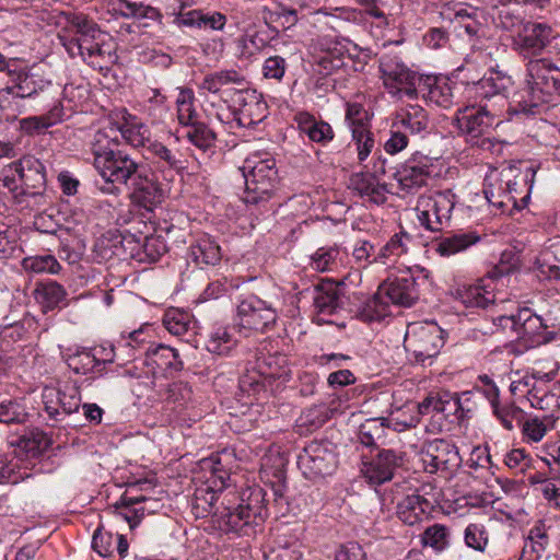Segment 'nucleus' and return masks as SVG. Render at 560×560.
<instances>
[{
  "label": "nucleus",
  "instance_id": "nucleus-62",
  "mask_svg": "<svg viewBox=\"0 0 560 560\" xmlns=\"http://www.w3.org/2000/svg\"><path fill=\"white\" fill-rule=\"evenodd\" d=\"M346 106V120L349 122L351 131L369 128L370 114L362 104L348 102Z\"/></svg>",
  "mask_w": 560,
  "mask_h": 560
},
{
  "label": "nucleus",
  "instance_id": "nucleus-34",
  "mask_svg": "<svg viewBox=\"0 0 560 560\" xmlns=\"http://www.w3.org/2000/svg\"><path fill=\"white\" fill-rule=\"evenodd\" d=\"M349 187L361 197L366 198L376 205L385 202V187L377 183L374 175L370 173H357L350 177Z\"/></svg>",
  "mask_w": 560,
  "mask_h": 560
},
{
  "label": "nucleus",
  "instance_id": "nucleus-37",
  "mask_svg": "<svg viewBox=\"0 0 560 560\" xmlns=\"http://www.w3.org/2000/svg\"><path fill=\"white\" fill-rule=\"evenodd\" d=\"M244 81V77L235 70H220L207 74L200 83V89L213 94L222 91L230 97L234 90L225 88L230 84L241 85Z\"/></svg>",
  "mask_w": 560,
  "mask_h": 560
},
{
  "label": "nucleus",
  "instance_id": "nucleus-42",
  "mask_svg": "<svg viewBox=\"0 0 560 560\" xmlns=\"http://www.w3.org/2000/svg\"><path fill=\"white\" fill-rule=\"evenodd\" d=\"M114 10L126 19H148L161 23L162 14L159 9L145 5L142 2L117 0L114 2Z\"/></svg>",
  "mask_w": 560,
  "mask_h": 560
},
{
  "label": "nucleus",
  "instance_id": "nucleus-47",
  "mask_svg": "<svg viewBox=\"0 0 560 560\" xmlns=\"http://www.w3.org/2000/svg\"><path fill=\"white\" fill-rule=\"evenodd\" d=\"M68 366L77 374L92 376L102 375L98 365L90 349L78 350L75 353L68 355L66 360Z\"/></svg>",
  "mask_w": 560,
  "mask_h": 560
},
{
  "label": "nucleus",
  "instance_id": "nucleus-60",
  "mask_svg": "<svg viewBox=\"0 0 560 560\" xmlns=\"http://www.w3.org/2000/svg\"><path fill=\"white\" fill-rule=\"evenodd\" d=\"M464 540L467 547L483 552L489 541L488 532L482 524L471 523L464 530Z\"/></svg>",
  "mask_w": 560,
  "mask_h": 560
},
{
  "label": "nucleus",
  "instance_id": "nucleus-40",
  "mask_svg": "<svg viewBox=\"0 0 560 560\" xmlns=\"http://www.w3.org/2000/svg\"><path fill=\"white\" fill-rule=\"evenodd\" d=\"M479 235L474 232L457 233L441 238L435 245V252L442 257H450L478 243Z\"/></svg>",
  "mask_w": 560,
  "mask_h": 560
},
{
  "label": "nucleus",
  "instance_id": "nucleus-43",
  "mask_svg": "<svg viewBox=\"0 0 560 560\" xmlns=\"http://www.w3.org/2000/svg\"><path fill=\"white\" fill-rule=\"evenodd\" d=\"M78 389L79 387H65L63 390L60 387H44L43 399L56 397L60 409L65 413L71 415L80 407Z\"/></svg>",
  "mask_w": 560,
  "mask_h": 560
},
{
  "label": "nucleus",
  "instance_id": "nucleus-21",
  "mask_svg": "<svg viewBox=\"0 0 560 560\" xmlns=\"http://www.w3.org/2000/svg\"><path fill=\"white\" fill-rule=\"evenodd\" d=\"M518 328L516 338L526 342L527 348H535L548 343L555 338V332L547 331V325L542 318L530 308L524 307L517 311Z\"/></svg>",
  "mask_w": 560,
  "mask_h": 560
},
{
  "label": "nucleus",
  "instance_id": "nucleus-31",
  "mask_svg": "<svg viewBox=\"0 0 560 560\" xmlns=\"http://www.w3.org/2000/svg\"><path fill=\"white\" fill-rule=\"evenodd\" d=\"M51 444L48 435L39 429H32L21 435L15 442H11L14 446V453L28 457H37L42 455Z\"/></svg>",
  "mask_w": 560,
  "mask_h": 560
},
{
  "label": "nucleus",
  "instance_id": "nucleus-2",
  "mask_svg": "<svg viewBox=\"0 0 560 560\" xmlns=\"http://www.w3.org/2000/svg\"><path fill=\"white\" fill-rule=\"evenodd\" d=\"M113 127L98 130L93 138L91 151L93 165L105 179L103 192L117 195L119 188L115 183L127 185L129 180L143 167L127 152L119 149L117 136H113Z\"/></svg>",
  "mask_w": 560,
  "mask_h": 560
},
{
  "label": "nucleus",
  "instance_id": "nucleus-28",
  "mask_svg": "<svg viewBox=\"0 0 560 560\" xmlns=\"http://www.w3.org/2000/svg\"><path fill=\"white\" fill-rule=\"evenodd\" d=\"M388 435L389 431L385 418H370L360 424L357 440L362 446L375 452L387 443Z\"/></svg>",
  "mask_w": 560,
  "mask_h": 560
},
{
  "label": "nucleus",
  "instance_id": "nucleus-25",
  "mask_svg": "<svg viewBox=\"0 0 560 560\" xmlns=\"http://www.w3.org/2000/svg\"><path fill=\"white\" fill-rule=\"evenodd\" d=\"M419 94L427 102L442 108H448L453 104V89L445 78L421 75V83L417 85V96Z\"/></svg>",
  "mask_w": 560,
  "mask_h": 560
},
{
  "label": "nucleus",
  "instance_id": "nucleus-44",
  "mask_svg": "<svg viewBox=\"0 0 560 560\" xmlns=\"http://www.w3.org/2000/svg\"><path fill=\"white\" fill-rule=\"evenodd\" d=\"M36 299L43 305L45 312L54 310L66 300V289L56 281H47L39 284L36 290Z\"/></svg>",
  "mask_w": 560,
  "mask_h": 560
},
{
  "label": "nucleus",
  "instance_id": "nucleus-15",
  "mask_svg": "<svg viewBox=\"0 0 560 560\" xmlns=\"http://www.w3.org/2000/svg\"><path fill=\"white\" fill-rule=\"evenodd\" d=\"M127 185L131 203L145 211H152L164 199V190L158 178L144 167Z\"/></svg>",
  "mask_w": 560,
  "mask_h": 560
},
{
  "label": "nucleus",
  "instance_id": "nucleus-48",
  "mask_svg": "<svg viewBox=\"0 0 560 560\" xmlns=\"http://www.w3.org/2000/svg\"><path fill=\"white\" fill-rule=\"evenodd\" d=\"M549 542L548 535L541 525L534 526L526 538L522 556L528 557V560H538L546 550Z\"/></svg>",
  "mask_w": 560,
  "mask_h": 560
},
{
  "label": "nucleus",
  "instance_id": "nucleus-8",
  "mask_svg": "<svg viewBox=\"0 0 560 560\" xmlns=\"http://www.w3.org/2000/svg\"><path fill=\"white\" fill-rule=\"evenodd\" d=\"M455 203V194L451 189L420 196L416 206L420 225L431 232L448 228Z\"/></svg>",
  "mask_w": 560,
  "mask_h": 560
},
{
  "label": "nucleus",
  "instance_id": "nucleus-38",
  "mask_svg": "<svg viewBox=\"0 0 560 560\" xmlns=\"http://www.w3.org/2000/svg\"><path fill=\"white\" fill-rule=\"evenodd\" d=\"M501 172H511L512 183H510L509 190H511L513 199L518 201L523 209L529 199V192L536 174L535 168L528 166L524 174L515 167L503 168Z\"/></svg>",
  "mask_w": 560,
  "mask_h": 560
},
{
  "label": "nucleus",
  "instance_id": "nucleus-17",
  "mask_svg": "<svg viewBox=\"0 0 560 560\" xmlns=\"http://www.w3.org/2000/svg\"><path fill=\"white\" fill-rule=\"evenodd\" d=\"M552 37V28L547 23L527 21L513 36L512 47L522 57L534 59L547 47Z\"/></svg>",
  "mask_w": 560,
  "mask_h": 560
},
{
  "label": "nucleus",
  "instance_id": "nucleus-5",
  "mask_svg": "<svg viewBox=\"0 0 560 560\" xmlns=\"http://www.w3.org/2000/svg\"><path fill=\"white\" fill-rule=\"evenodd\" d=\"M242 171L245 178L244 202L258 205L269 200L278 180L276 160L268 153L256 152L244 161Z\"/></svg>",
  "mask_w": 560,
  "mask_h": 560
},
{
  "label": "nucleus",
  "instance_id": "nucleus-61",
  "mask_svg": "<svg viewBox=\"0 0 560 560\" xmlns=\"http://www.w3.org/2000/svg\"><path fill=\"white\" fill-rule=\"evenodd\" d=\"M527 21H524L521 14L516 13L509 7H502L497 16L494 23L498 27L514 33L516 35Z\"/></svg>",
  "mask_w": 560,
  "mask_h": 560
},
{
  "label": "nucleus",
  "instance_id": "nucleus-53",
  "mask_svg": "<svg viewBox=\"0 0 560 560\" xmlns=\"http://www.w3.org/2000/svg\"><path fill=\"white\" fill-rule=\"evenodd\" d=\"M194 101L195 95L192 90L184 88L178 89V95L176 98L177 118L179 124L186 127L197 122V113L194 106Z\"/></svg>",
  "mask_w": 560,
  "mask_h": 560
},
{
  "label": "nucleus",
  "instance_id": "nucleus-9",
  "mask_svg": "<svg viewBox=\"0 0 560 560\" xmlns=\"http://www.w3.org/2000/svg\"><path fill=\"white\" fill-rule=\"evenodd\" d=\"M497 114L492 113L485 105H467L458 108L455 122L460 131L468 138L471 144L483 150H490L492 141L485 136L495 124ZM500 120L497 121L499 124Z\"/></svg>",
  "mask_w": 560,
  "mask_h": 560
},
{
  "label": "nucleus",
  "instance_id": "nucleus-51",
  "mask_svg": "<svg viewBox=\"0 0 560 560\" xmlns=\"http://www.w3.org/2000/svg\"><path fill=\"white\" fill-rule=\"evenodd\" d=\"M185 137L190 143L202 151L213 147L217 139L214 131L200 121L187 126Z\"/></svg>",
  "mask_w": 560,
  "mask_h": 560
},
{
  "label": "nucleus",
  "instance_id": "nucleus-4",
  "mask_svg": "<svg viewBox=\"0 0 560 560\" xmlns=\"http://www.w3.org/2000/svg\"><path fill=\"white\" fill-rule=\"evenodd\" d=\"M419 283L412 273H406L382 283L358 316L364 322L381 320L389 312V304L412 306L419 299Z\"/></svg>",
  "mask_w": 560,
  "mask_h": 560
},
{
  "label": "nucleus",
  "instance_id": "nucleus-12",
  "mask_svg": "<svg viewBox=\"0 0 560 560\" xmlns=\"http://www.w3.org/2000/svg\"><path fill=\"white\" fill-rule=\"evenodd\" d=\"M337 464L336 447L328 441H312L298 456V466L307 479L331 475Z\"/></svg>",
  "mask_w": 560,
  "mask_h": 560
},
{
  "label": "nucleus",
  "instance_id": "nucleus-19",
  "mask_svg": "<svg viewBox=\"0 0 560 560\" xmlns=\"http://www.w3.org/2000/svg\"><path fill=\"white\" fill-rule=\"evenodd\" d=\"M16 173L27 196H39L46 188V170L44 164L33 155H24L8 165L7 172Z\"/></svg>",
  "mask_w": 560,
  "mask_h": 560
},
{
  "label": "nucleus",
  "instance_id": "nucleus-59",
  "mask_svg": "<svg viewBox=\"0 0 560 560\" xmlns=\"http://www.w3.org/2000/svg\"><path fill=\"white\" fill-rule=\"evenodd\" d=\"M537 268L548 279L558 280V254H556V242L540 252L536 259Z\"/></svg>",
  "mask_w": 560,
  "mask_h": 560
},
{
  "label": "nucleus",
  "instance_id": "nucleus-20",
  "mask_svg": "<svg viewBox=\"0 0 560 560\" xmlns=\"http://www.w3.org/2000/svg\"><path fill=\"white\" fill-rule=\"evenodd\" d=\"M418 411L421 415H428L431 411L442 412L445 418L455 417L460 420L465 417L466 412H470V406L465 402L457 394H452L448 390H441L438 393H430L421 402L418 404Z\"/></svg>",
  "mask_w": 560,
  "mask_h": 560
},
{
  "label": "nucleus",
  "instance_id": "nucleus-41",
  "mask_svg": "<svg viewBox=\"0 0 560 560\" xmlns=\"http://www.w3.org/2000/svg\"><path fill=\"white\" fill-rule=\"evenodd\" d=\"M232 328L228 326L214 327L208 337L206 348L210 353L225 357L236 347L237 339L232 334Z\"/></svg>",
  "mask_w": 560,
  "mask_h": 560
},
{
  "label": "nucleus",
  "instance_id": "nucleus-16",
  "mask_svg": "<svg viewBox=\"0 0 560 560\" xmlns=\"http://www.w3.org/2000/svg\"><path fill=\"white\" fill-rule=\"evenodd\" d=\"M425 470L434 474L439 470L453 472L460 467L462 457L456 445L444 439L427 443L421 451Z\"/></svg>",
  "mask_w": 560,
  "mask_h": 560
},
{
  "label": "nucleus",
  "instance_id": "nucleus-54",
  "mask_svg": "<svg viewBox=\"0 0 560 560\" xmlns=\"http://www.w3.org/2000/svg\"><path fill=\"white\" fill-rule=\"evenodd\" d=\"M51 84L50 80L46 79L44 73L37 69H30L24 78L23 84L20 86V92H16V97L27 98L43 92Z\"/></svg>",
  "mask_w": 560,
  "mask_h": 560
},
{
  "label": "nucleus",
  "instance_id": "nucleus-55",
  "mask_svg": "<svg viewBox=\"0 0 560 560\" xmlns=\"http://www.w3.org/2000/svg\"><path fill=\"white\" fill-rule=\"evenodd\" d=\"M148 151L151 153L156 163H162L164 167L179 171L184 168L180 154L172 151L162 142L152 141L148 144Z\"/></svg>",
  "mask_w": 560,
  "mask_h": 560
},
{
  "label": "nucleus",
  "instance_id": "nucleus-29",
  "mask_svg": "<svg viewBox=\"0 0 560 560\" xmlns=\"http://www.w3.org/2000/svg\"><path fill=\"white\" fill-rule=\"evenodd\" d=\"M347 39L329 43L315 59L318 73L330 75L346 66Z\"/></svg>",
  "mask_w": 560,
  "mask_h": 560
},
{
  "label": "nucleus",
  "instance_id": "nucleus-26",
  "mask_svg": "<svg viewBox=\"0 0 560 560\" xmlns=\"http://www.w3.org/2000/svg\"><path fill=\"white\" fill-rule=\"evenodd\" d=\"M392 122L408 135L423 137L428 132L430 120L421 106L408 105L396 113Z\"/></svg>",
  "mask_w": 560,
  "mask_h": 560
},
{
  "label": "nucleus",
  "instance_id": "nucleus-13",
  "mask_svg": "<svg viewBox=\"0 0 560 560\" xmlns=\"http://www.w3.org/2000/svg\"><path fill=\"white\" fill-rule=\"evenodd\" d=\"M444 342V331L435 323L416 324L407 331L405 338L406 349L420 363L435 358Z\"/></svg>",
  "mask_w": 560,
  "mask_h": 560
},
{
  "label": "nucleus",
  "instance_id": "nucleus-50",
  "mask_svg": "<svg viewBox=\"0 0 560 560\" xmlns=\"http://www.w3.org/2000/svg\"><path fill=\"white\" fill-rule=\"evenodd\" d=\"M340 248L337 245L319 247L311 256V267L319 272L334 270L338 265Z\"/></svg>",
  "mask_w": 560,
  "mask_h": 560
},
{
  "label": "nucleus",
  "instance_id": "nucleus-56",
  "mask_svg": "<svg viewBox=\"0 0 560 560\" xmlns=\"http://www.w3.org/2000/svg\"><path fill=\"white\" fill-rule=\"evenodd\" d=\"M7 171L8 166L3 170V176L0 177V206H4L9 199H18L20 196H27L16 173H14V171Z\"/></svg>",
  "mask_w": 560,
  "mask_h": 560
},
{
  "label": "nucleus",
  "instance_id": "nucleus-1",
  "mask_svg": "<svg viewBox=\"0 0 560 560\" xmlns=\"http://www.w3.org/2000/svg\"><path fill=\"white\" fill-rule=\"evenodd\" d=\"M67 22L59 38L70 57H81L93 68L102 69L113 59L108 35L81 13H63Z\"/></svg>",
  "mask_w": 560,
  "mask_h": 560
},
{
  "label": "nucleus",
  "instance_id": "nucleus-36",
  "mask_svg": "<svg viewBox=\"0 0 560 560\" xmlns=\"http://www.w3.org/2000/svg\"><path fill=\"white\" fill-rule=\"evenodd\" d=\"M147 501L143 495L129 497L122 494L114 505V513L128 523L130 529H133L140 524L144 517L145 508L142 505Z\"/></svg>",
  "mask_w": 560,
  "mask_h": 560
},
{
  "label": "nucleus",
  "instance_id": "nucleus-24",
  "mask_svg": "<svg viewBox=\"0 0 560 560\" xmlns=\"http://www.w3.org/2000/svg\"><path fill=\"white\" fill-rule=\"evenodd\" d=\"M348 278L346 277L339 282L326 281L317 287L314 305L318 313L330 315L343 306L347 299L345 282Z\"/></svg>",
  "mask_w": 560,
  "mask_h": 560
},
{
  "label": "nucleus",
  "instance_id": "nucleus-22",
  "mask_svg": "<svg viewBox=\"0 0 560 560\" xmlns=\"http://www.w3.org/2000/svg\"><path fill=\"white\" fill-rule=\"evenodd\" d=\"M511 84V77L493 70L490 75H467L466 93L469 97L490 98L501 95Z\"/></svg>",
  "mask_w": 560,
  "mask_h": 560
},
{
  "label": "nucleus",
  "instance_id": "nucleus-32",
  "mask_svg": "<svg viewBox=\"0 0 560 560\" xmlns=\"http://www.w3.org/2000/svg\"><path fill=\"white\" fill-rule=\"evenodd\" d=\"M458 299L466 307H487L495 300V294L490 283L481 280L475 284L463 285L456 290Z\"/></svg>",
  "mask_w": 560,
  "mask_h": 560
},
{
  "label": "nucleus",
  "instance_id": "nucleus-46",
  "mask_svg": "<svg viewBox=\"0 0 560 560\" xmlns=\"http://www.w3.org/2000/svg\"><path fill=\"white\" fill-rule=\"evenodd\" d=\"M163 325L175 336H183L195 328L191 315L179 308L167 310L163 316Z\"/></svg>",
  "mask_w": 560,
  "mask_h": 560
},
{
  "label": "nucleus",
  "instance_id": "nucleus-58",
  "mask_svg": "<svg viewBox=\"0 0 560 560\" xmlns=\"http://www.w3.org/2000/svg\"><path fill=\"white\" fill-rule=\"evenodd\" d=\"M166 252V244L160 236H147L137 257L140 261L155 262Z\"/></svg>",
  "mask_w": 560,
  "mask_h": 560
},
{
  "label": "nucleus",
  "instance_id": "nucleus-64",
  "mask_svg": "<svg viewBox=\"0 0 560 560\" xmlns=\"http://www.w3.org/2000/svg\"><path fill=\"white\" fill-rule=\"evenodd\" d=\"M27 413L16 400H8L0 404V423H23Z\"/></svg>",
  "mask_w": 560,
  "mask_h": 560
},
{
  "label": "nucleus",
  "instance_id": "nucleus-33",
  "mask_svg": "<svg viewBox=\"0 0 560 560\" xmlns=\"http://www.w3.org/2000/svg\"><path fill=\"white\" fill-rule=\"evenodd\" d=\"M431 506L429 500L418 493H412L398 502L397 516L405 524L412 526L425 516Z\"/></svg>",
  "mask_w": 560,
  "mask_h": 560
},
{
  "label": "nucleus",
  "instance_id": "nucleus-35",
  "mask_svg": "<svg viewBox=\"0 0 560 560\" xmlns=\"http://www.w3.org/2000/svg\"><path fill=\"white\" fill-rule=\"evenodd\" d=\"M410 243L411 236L408 233H396L381 247L373 261L386 266L394 265L401 256L408 253Z\"/></svg>",
  "mask_w": 560,
  "mask_h": 560
},
{
  "label": "nucleus",
  "instance_id": "nucleus-11",
  "mask_svg": "<svg viewBox=\"0 0 560 560\" xmlns=\"http://www.w3.org/2000/svg\"><path fill=\"white\" fill-rule=\"evenodd\" d=\"M278 312L272 303L250 294L237 304L234 322L240 331L264 332L276 324Z\"/></svg>",
  "mask_w": 560,
  "mask_h": 560
},
{
  "label": "nucleus",
  "instance_id": "nucleus-27",
  "mask_svg": "<svg viewBox=\"0 0 560 560\" xmlns=\"http://www.w3.org/2000/svg\"><path fill=\"white\" fill-rule=\"evenodd\" d=\"M148 364L153 365V374L162 376H172L183 368L176 349L165 345H158L147 352Z\"/></svg>",
  "mask_w": 560,
  "mask_h": 560
},
{
  "label": "nucleus",
  "instance_id": "nucleus-3",
  "mask_svg": "<svg viewBox=\"0 0 560 560\" xmlns=\"http://www.w3.org/2000/svg\"><path fill=\"white\" fill-rule=\"evenodd\" d=\"M552 93L560 94V68L550 59H529L524 88L516 94L514 112L535 115Z\"/></svg>",
  "mask_w": 560,
  "mask_h": 560
},
{
  "label": "nucleus",
  "instance_id": "nucleus-30",
  "mask_svg": "<svg viewBox=\"0 0 560 560\" xmlns=\"http://www.w3.org/2000/svg\"><path fill=\"white\" fill-rule=\"evenodd\" d=\"M294 120L300 132L307 136L312 142L325 145L334 139L331 126L326 121L317 120L306 112L298 113Z\"/></svg>",
  "mask_w": 560,
  "mask_h": 560
},
{
  "label": "nucleus",
  "instance_id": "nucleus-18",
  "mask_svg": "<svg viewBox=\"0 0 560 560\" xmlns=\"http://www.w3.org/2000/svg\"><path fill=\"white\" fill-rule=\"evenodd\" d=\"M511 172H500L487 177L485 184V196L488 202L497 208L501 214H512L514 210H521L518 201L513 199L510 183H512Z\"/></svg>",
  "mask_w": 560,
  "mask_h": 560
},
{
  "label": "nucleus",
  "instance_id": "nucleus-63",
  "mask_svg": "<svg viewBox=\"0 0 560 560\" xmlns=\"http://www.w3.org/2000/svg\"><path fill=\"white\" fill-rule=\"evenodd\" d=\"M168 110L166 97L160 90L151 89L147 97V112L154 121L163 120Z\"/></svg>",
  "mask_w": 560,
  "mask_h": 560
},
{
  "label": "nucleus",
  "instance_id": "nucleus-23",
  "mask_svg": "<svg viewBox=\"0 0 560 560\" xmlns=\"http://www.w3.org/2000/svg\"><path fill=\"white\" fill-rule=\"evenodd\" d=\"M432 160L424 155H412L397 173L404 189L413 190L425 186L432 175Z\"/></svg>",
  "mask_w": 560,
  "mask_h": 560
},
{
  "label": "nucleus",
  "instance_id": "nucleus-10",
  "mask_svg": "<svg viewBox=\"0 0 560 560\" xmlns=\"http://www.w3.org/2000/svg\"><path fill=\"white\" fill-rule=\"evenodd\" d=\"M406 453L393 448H381L361 455L360 472L371 486L390 481L396 471L405 465Z\"/></svg>",
  "mask_w": 560,
  "mask_h": 560
},
{
  "label": "nucleus",
  "instance_id": "nucleus-7",
  "mask_svg": "<svg viewBox=\"0 0 560 560\" xmlns=\"http://www.w3.org/2000/svg\"><path fill=\"white\" fill-rule=\"evenodd\" d=\"M381 79L393 96L417 98L421 75L411 70L398 55L383 54L378 59Z\"/></svg>",
  "mask_w": 560,
  "mask_h": 560
},
{
  "label": "nucleus",
  "instance_id": "nucleus-49",
  "mask_svg": "<svg viewBox=\"0 0 560 560\" xmlns=\"http://www.w3.org/2000/svg\"><path fill=\"white\" fill-rule=\"evenodd\" d=\"M488 395L495 416L501 420L505 429L512 430L513 423L510 418H518L522 409L517 407L515 402H505L504 405H501L498 387H490Z\"/></svg>",
  "mask_w": 560,
  "mask_h": 560
},
{
  "label": "nucleus",
  "instance_id": "nucleus-6",
  "mask_svg": "<svg viewBox=\"0 0 560 560\" xmlns=\"http://www.w3.org/2000/svg\"><path fill=\"white\" fill-rule=\"evenodd\" d=\"M243 493L242 502L231 510L224 508L219 518V527L225 532L243 533L247 535V529L256 524V520H264L265 505V491L260 487L248 490L245 498Z\"/></svg>",
  "mask_w": 560,
  "mask_h": 560
},
{
  "label": "nucleus",
  "instance_id": "nucleus-52",
  "mask_svg": "<svg viewBox=\"0 0 560 560\" xmlns=\"http://www.w3.org/2000/svg\"><path fill=\"white\" fill-rule=\"evenodd\" d=\"M421 542L436 552H442L450 546V530L443 524H433L424 529L421 535Z\"/></svg>",
  "mask_w": 560,
  "mask_h": 560
},
{
  "label": "nucleus",
  "instance_id": "nucleus-45",
  "mask_svg": "<svg viewBox=\"0 0 560 560\" xmlns=\"http://www.w3.org/2000/svg\"><path fill=\"white\" fill-rule=\"evenodd\" d=\"M114 130L119 131L126 142L135 148L144 147L147 142H151L149 128L136 119L127 120L117 129L114 128ZM112 135L117 136L116 132Z\"/></svg>",
  "mask_w": 560,
  "mask_h": 560
},
{
  "label": "nucleus",
  "instance_id": "nucleus-57",
  "mask_svg": "<svg viewBox=\"0 0 560 560\" xmlns=\"http://www.w3.org/2000/svg\"><path fill=\"white\" fill-rule=\"evenodd\" d=\"M26 271L34 273H51L56 275L60 271L61 266L52 255L31 256L22 261Z\"/></svg>",
  "mask_w": 560,
  "mask_h": 560
},
{
  "label": "nucleus",
  "instance_id": "nucleus-39",
  "mask_svg": "<svg viewBox=\"0 0 560 560\" xmlns=\"http://www.w3.org/2000/svg\"><path fill=\"white\" fill-rule=\"evenodd\" d=\"M189 257L196 262L197 266H215L220 262L222 255L218 243L209 237H200L196 244L189 248Z\"/></svg>",
  "mask_w": 560,
  "mask_h": 560
},
{
  "label": "nucleus",
  "instance_id": "nucleus-14",
  "mask_svg": "<svg viewBox=\"0 0 560 560\" xmlns=\"http://www.w3.org/2000/svg\"><path fill=\"white\" fill-rule=\"evenodd\" d=\"M230 101L233 107V121L238 127L254 128L268 116V105L255 90L234 89Z\"/></svg>",
  "mask_w": 560,
  "mask_h": 560
}]
</instances>
